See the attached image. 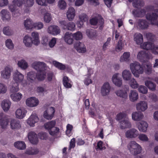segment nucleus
I'll list each match as a JSON object with an SVG mask.
<instances>
[{"label": "nucleus", "mask_w": 158, "mask_h": 158, "mask_svg": "<svg viewBox=\"0 0 158 158\" xmlns=\"http://www.w3.org/2000/svg\"><path fill=\"white\" fill-rule=\"evenodd\" d=\"M14 145L15 148L20 150H24L26 147L24 142L22 141H19L15 143Z\"/></svg>", "instance_id": "603ef678"}, {"label": "nucleus", "mask_w": 158, "mask_h": 158, "mask_svg": "<svg viewBox=\"0 0 158 158\" xmlns=\"http://www.w3.org/2000/svg\"><path fill=\"white\" fill-rule=\"evenodd\" d=\"M111 80L113 83L116 86L120 87L123 84V81L119 73L114 74L112 77Z\"/></svg>", "instance_id": "9d476101"}, {"label": "nucleus", "mask_w": 158, "mask_h": 158, "mask_svg": "<svg viewBox=\"0 0 158 158\" xmlns=\"http://www.w3.org/2000/svg\"><path fill=\"white\" fill-rule=\"evenodd\" d=\"M136 110L139 112H144L148 108L147 102L144 101H140L135 105Z\"/></svg>", "instance_id": "a211bd4d"}, {"label": "nucleus", "mask_w": 158, "mask_h": 158, "mask_svg": "<svg viewBox=\"0 0 158 158\" xmlns=\"http://www.w3.org/2000/svg\"><path fill=\"white\" fill-rule=\"evenodd\" d=\"M73 34L69 32H66L64 35L63 39L65 42L69 44H72L73 41Z\"/></svg>", "instance_id": "c756f323"}, {"label": "nucleus", "mask_w": 158, "mask_h": 158, "mask_svg": "<svg viewBox=\"0 0 158 158\" xmlns=\"http://www.w3.org/2000/svg\"><path fill=\"white\" fill-rule=\"evenodd\" d=\"M1 19L3 21H9L11 19V16L9 11L6 9H3L0 12Z\"/></svg>", "instance_id": "2eb2a0df"}, {"label": "nucleus", "mask_w": 158, "mask_h": 158, "mask_svg": "<svg viewBox=\"0 0 158 158\" xmlns=\"http://www.w3.org/2000/svg\"><path fill=\"white\" fill-rule=\"evenodd\" d=\"M148 126V125L147 123L145 121L143 120L139 123L138 128L139 131L146 132L147 131Z\"/></svg>", "instance_id": "473e14b6"}, {"label": "nucleus", "mask_w": 158, "mask_h": 158, "mask_svg": "<svg viewBox=\"0 0 158 158\" xmlns=\"http://www.w3.org/2000/svg\"><path fill=\"white\" fill-rule=\"evenodd\" d=\"M39 121V118L36 113L34 111L27 120V123L30 127H34L35 123L38 122Z\"/></svg>", "instance_id": "1a4fd4ad"}, {"label": "nucleus", "mask_w": 158, "mask_h": 158, "mask_svg": "<svg viewBox=\"0 0 158 158\" xmlns=\"http://www.w3.org/2000/svg\"><path fill=\"white\" fill-rule=\"evenodd\" d=\"M116 95L120 97L126 99L127 98V91L125 90L118 89L115 92Z\"/></svg>", "instance_id": "de8ad7c7"}, {"label": "nucleus", "mask_w": 158, "mask_h": 158, "mask_svg": "<svg viewBox=\"0 0 158 158\" xmlns=\"http://www.w3.org/2000/svg\"><path fill=\"white\" fill-rule=\"evenodd\" d=\"M127 118V115L125 112H121L118 114L116 116V119L117 120H122L123 119H125Z\"/></svg>", "instance_id": "774afa93"}, {"label": "nucleus", "mask_w": 158, "mask_h": 158, "mask_svg": "<svg viewBox=\"0 0 158 158\" xmlns=\"http://www.w3.org/2000/svg\"><path fill=\"white\" fill-rule=\"evenodd\" d=\"M86 33L88 37L92 40H95L97 36L96 31L93 29H87Z\"/></svg>", "instance_id": "37998d69"}, {"label": "nucleus", "mask_w": 158, "mask_h": 158, "mask_svg": "<svg viewBox=\"0 0 158 158\" xmlns=\"http://www.w3.org/2000/svg\"><path fill=\"white\" fill-rule=\"evenodd\" d=\"M130 67L134 76L135 77H138L139 75L143 74L144 72L148 74H151L152 67V64L149 62L141 65L139 62H134L130 64Z\"/></svg>", "instance_id": "f257e3e1"}, {"label": "nucleus", "mask_w": 158, "mask_h": 158, "mask_svg": "<svg viewBox=\"0 0 158 158\" xmlns=\"http://www.w3.org/2000/svg\"><path fill=\"white\" fill-rule=\"evenodd\" d=\"M26 104L29 107H35L39 104V100L38 98L35 97H30L26 100Z\"/></svg>", "instance_id": "9b49d317"}, {"label": "nucleus", "mask_w": 158, "mask_h": 158, "mask_svg": "<svg viewBox=\"0 0 158 158\" xmlns=\"http://www.w3.org/2000/svg\"><path fill=\"white\" fill-rule=\"evenodd\" d=\"M57 6L60 10H64L67 7V3L65 0H59L57 2Z\"/></svg>", "instance_id": "49530a36"}, {"label": "nucleus", "mask_w": 158, "mask_h": 158, "mask_svg": "<svg viewBox=\"0 0 158 158\" xmlns=\"http://www.w3.org/2000/svg\"><path fill=\"white\" fill-rule=\"evenodd\" d=\"M45 72L44 71L41 70L39 71L36 75V78L38 80H43L45 78Z\"/></svg>", "instance_id": "e2e57ef3"}, {"label": "nucleus", "mask_w": 158, "mask_h": 158, "mask_svg": "<svg viewBox=\"0 0 158 158\" xmlns=\"http://www.w3.org/2000/svg\"><path fill=\"white\" fill-rule=\"evenodd\" d=\"M90 24L93 25L97 24L100 26L99 28L101 29L102 28L103 25L104 23V20L101 17H99L98 18H93L90 20Z\"/></svg>", "instance_id": "f3484780"}, {"label": "nucleus", "mask_w": 158, "mask_h": 158, "mask_svg": "<svg viewBox=\"0 0 158 158\" xmlns=\"http://www.w3.org/2000/svg\"><path fill=\"white\" fill-rule=\"evenodd\" d=\"M134 40L136 44L140 45V47L143 42V38L142 35L140 33H136L134 35Z\"/></svg>", "instance_id": "2f4dec72"}, {"label": "nucleus", "mask_w": 158, "mask_h": 158, "mask_svg": "<svg viewBox=\"0 0 158 158\" xmlns=\"http://www.w3.org/2000/svg\"><path fill=\"white\" fill-rule=\"evenodd\" d=\"M11 102L9 99H5L2 101L1 106L3 110L6 112H8L11 106Z\"/></svg>", "instance_id": "ddd939ff"}, {"label": "nucleus", "mask_w": 158, "mask_h": 158, "mask_svg": "<svg viewBox=\"0 0 158 158\" xmlns=\"http://www.w3.org/2000/svg\"><path fill=\"white\" fill-rule=\"evenodd\" d=\"M11 118L9 116H7L2 119L0 121V126L2 129L6 128L10 121H11Z\"/></svg>", "instance_id": "4c0bfd02"}, {"label": "nucleus", "mask_w": 158, "mask_h": 158, "mask_svg": "<svg viewBox=\"0 0 158 158\" xmlns=\"http://www.w3.org/2000/svg\"><path fill=\"white\" fill-rule=\"evenodd\" d=\"M129 81V84L132 88L135 89L138 87L139 85L134 78H131Z\"/></svg>", "instance_id": "bf43d9fd"}, {"label": "nucleus", "mask_w": 158, "mask_h": 158, "mask_svg": "<svg viewBox=\"0 0 158 158\" xmlns=\"http://www.w3.org/2000/svg\"><path fill=\"white\" fill-rule=\"evenodd\" d=\"M125 135L126 137L128 138H135L139 135V131L136 129L131 128L126 131Z\"/></svg>", "instance_id": "412c9836"}, {"label": "nucleus", "mask_w": 158, "mask_h": 158, "mask_svg": "<svg viewBox=\"0 0 158 158\" xmlns=\"http://www.w3.org/2000/svg\"><path fill=\"white\" fill-rule=\"evenodd\" d=\"M131 123L127 118L122 120L120 122V127L122 129H124L126 128H129L131 127Z\"/></svg>", "instance_id": "c9c22d12"}, {"label": "nucleus", "mask_w": 158, "mask_h": 158, "mask_svg": "<svg viewBox=\"0 0 158 158\" xmlns=\"http://www.w3.org/2000/svg\"><path fill=\"white\" fill-rule=\"evenodd\" d=\"M130 56V53L129 52H125L122 55L119 59V61L121 62L129 61Z\"/></svg>", "instance_id": "c03bdc74"}, {"label": "nucleus", "mask_w": 158, "mask_h": 158, "mask_svg": "<svg viewBox=\"0 0 158 158\" xmlns=\"http://www.w3.org/2000/svg\"><path fill=\"white\" fill-rule=\"evenodd\" d=\"M27 112V110L23 108H19L17 109L15 112L16 117L19 119L24 118Z\"/></svg>", "instance_id": "5701e85b"}, {"label": "nucleus", "mask_w": 158, "mask_h": 158, "mask_svg": "<svg viewBox=\"0 0 158 158\" xmlns=\"http://www.w3.org/2000/svg\"><path fill=\"white\" fill-rule=\"evenodd\" d=\"M18 67L23 70L27 69L28 67L27 62L24 59H22L18 61Z\"/></svg>", "instance_id": "58836bf2"}, {"label": "nucleus", "mask_w": 158, "mask_h": 158, "mask_svg": "<svg viewBox=\"0 0 158 158\" xmlns=\"http://www.w3.org/2000/svg\"><path fill=\"white\" fill-rule=\"evenodd\" d=\"M27 77L28 81L32 82L35 79L36 75L34 72L30 71L27 73Z\"/></svg>", "instance_id": "5fc2aeb1"}, {"label": "nucleus", "mask_w": 158, "mask_h": 158, "mask_svg": "<svg viewBox=\"0 0 158 158\" xmlns=\"http://www.w3.org/2000/svg\"><path fill=\"white\" fill-rule=\"evenodd\" d=\"M73 38L76 40H80L82 39L83 35L82 33L79 31L73 34Z\"/></svg>", "instance_id": "338daca9"}, {"label": "nucleus", "mask_w": 158, "mask_h": 158, "mask_svg": "<svg viewBox=\"0 0 158 158\" xmlns=\"http://www.w3.org/2000/svg\"><path fill=\"white\" fill-rule=\"evenodd\" d=\"M23 43L25 46L28 48L31 47L33 44L30 36L28 35H25L23 37Z\"/></svg>", "instance_id": "72a5a7b5"}, {"label": "nucleus", "mask_w": 158, "mask_h": 158, "mask_svg": "<svg viewBox=\"0 0 158 158\" xmlns=\"http://www.w3.org/2000/svg\"><path fill=\"white\" fill-rule=\"evenodd\" d=\"M60 26L64 30L73 31L75 29V24L73 22L67 23L65 20H60L59 21Z\"/></svg>", "instance_id": "6e6552de"}, {"label": "nucleus", "mask_w": 158, "mask_h": 158, "mask_svg": "<svg viewBox=\"0 0 158 158\" xmlns=\"http://www.w3.org/2000/svg\"><path fill=\"white\" fill-rule=\"evenodd\" d=\"M24 75L18 70H16L13 73L12 78L16 85L21 83L23 87H25L27 85L25 81H24Z\"/></svg>", "instance_id": "20e7f679"}, {"label": "nucleus", "mask_w": 158, "mask_h": 158, "mask_svg": "<svg viewBox=\"0 0 158 158\" xmlns=\"http://www.w3.org/2000/svg\"><path fill=\"white\" fill-rule=\"evenodd\" d=\"M74 48L79 53H84L86 51V49L84 44L80 42H77L74 45Z\"/></svg>", "instance_id": "aec40b11"}, {"label": "nucleus", "mask_w": 158, "mask_h": 158, "mask_svg": "<svg viewBox=\"0 0 158 158\" xmlns=\"http://www.w3.org/2000/svg\"><path fill=\"white\" fill-rule=\"evenodd\" d=\"M143 114L139 111L134 112L132 114V118L134 121H140L143 119Z\"/></svg>", "instance_id": "e433bc0d"}, {"label": "nucleus", "mask_w": 158, "mask_h": 158, "mask_svg": "<svg viewBox=\"0 0 158 158\" xmlns=\"http://www.w3.org/2000/svg\"><path fill=\"white\" fill-rule=\"evenodd\" d=\"M31 66L33 69L39 72L42 70L43 68L45 67V64L42 62L35 61L32 63Z\"/></svg>", "instance_id": "cd10ccee"}, {"label": "nucleus", "mask_w": 158, "mask_h": 158, "mask_svg": "<svg viewBox=\"0 0 158 158\" xmlns=\"http://www.w3.org/2000/svg\"><path fill=\"white\" fill-rule=\"evenodd\" d=\"M39 152V149L35 147H31L27 149L25 152L27 154L34 155L38 154Z\"/></svg>", "instance_id": "a18cd8bd"}, {"label": "nucleus", "mask_w": 158, "mask_h": 158, "mask_svg": "<svg viewBox=\"0 0 158 158\" xmlns=\"http://www.w3.org/2000/svg\"><path fill=\"white\" fill-rule=\"evenodd\" d=\"M28 139L29 141L33 144H36L38 142L37 134L33 131L29 132L27 135Z\"/></svg>", "instance_id": "b1692460"}, {"label": "nucleus", "mask_w": 158, "mask_h": 158, "mask_svg": "<svg viewBox=\"0 0 158 158\" xmlns=\"http://www.w3.org/2000/svg\"><path fill=\"white\" fill-rule=\"evenodd\" d=\"M137 58L140 61L144 62L147 59L152 58V55H148L145 53L144 51H142L138 52Z\"/></svg>", "instance_id": "4468645a"}, {"label": "nucleus", "mask_w": 158, "mask_h": 158, "mask_svg": "<svg viewBox=\"0 0 158 158\" xmlns=\"http://www.w3.org/2000/svg\"><path fill=\"white\" fill-rule=\"evenodd\" d=\"M141 48L147 50H150L154 54H158V45H155L154 44L150 42H145L141 44Z\"/></svg>", "instance_id": "39448f33"}, {"label": "nucleus", "mask_w": 158, "mask_h": 158, "mask_svg": "<svg viewBox=\"0 0 158 158\" xmlns=\"http://www.w3.org/2000/svg\"><path fill=\"white\" fill-rule=\"evenodd\" d=\"M63 84L66 88L71 87L72 85V81L66 76H64L63 79Z\"/></svg>", "instance_id": "8fccbe9b"}, {"label": "nucleus", "mask_w": 158, "mask_h": 158, "mask_svg": "<svg viewBox=\"0 0 158 158\" xmlns=\"http://www.w3.org/2000/svg\"><path fill=\"white\" fill-rule=\"evenodd\" d=\"M55 121L52 120L45 123L44 125L45 128L48 130L49 131L52 129L56 125Z\"/></svg>", "instance_id": "3c124183"}, {"label": "nucleus", "mask_w": 158, "mask_h": 158, "mask_svg": "<svg viewBox=\"0 0 158 158\" xmlns=\"http://www.w3.org/2000/svg\"><path fill=\"white\" fill-rule=\"evenodd\" d=\"M55 109L52 107L48 108L44 112V117L48 120L52 119L54 115Z\"/></svg>", "instance_id": "6ab92c4d"}, {"label": "nucleus", "mask_w": 158, "mask_h": 158, "mask_svg": "<svg viewBox=\"0 0 158 158\" xmlns=\"http://www.w3.org/2000/svg\"><path fill=\"white\" fill-rule=\"evenodd\" d=\"M130 100L132 102L137 101L138 99V94L135 90H131L130 91L129 95Z\"/></svg>", "instance_id": "a19ab883"}, {"label": "nucleus", "mask_w": 158, "mask_h": 158, "mask_svg": "<svg viewBox=\"0 0 158 158\" xmlns=\"http://www.w3.org/2000/svg\"><path fill=\"white\" fill-rule=\"evenodd\" d=\"M127 148L130 152L134 155L139 154L142 150L141 146L134 141H130L127 144Z\"/></svg>", "instance_id": "7ed1b4c3"}, {"label": "nucleus", "mask_w": 158, "mask_h": 158, "mask_svg": "<svg viewBox=\"0 0 158 158\" xmlns=\"http://www.w3.org/2000/svg\"><path fill=\"white\" fill-rule=\"evenodd\" d=\"M52 19L51 14L48 11H46L44 15V20L46 23H49Z\"/></svg>", "instance_id": "13d9d810"}, {"label": "nucleus", "mask_w": 158, "mask_h": 158, "mask_svg": "<svg viewBox=\"0 0 158 158\" xmlns=\"http://www.w3.org/2000/svg\"><path fill=\"white\" fill-rule=\"evenodd\" d=\"M19 84L16 85L15 83H13L11 84V87L10 88V92L12 93H16L18 91L19 89Z\"/></svg>", "instance_id": "680f3d73"}, {"label": "nucleus", "mask_w": 158, "mask_h": 158, "mask_svg": "<svg viewBox=\"0 0 158 158\" xmlns=\"http://www.w3.org/2000/svg\"><path fill=\"white\" fill-rule=\"evenodd\" d=\"M48 33L53 35H56L59 34L60 30L59 27L56 25H50L47 29Z\"/></svg>", "instance_id": "dca6fc26"}, {"label": "nucleus", "mask_w": 158, "mask_h": 158, "mask_svg": "<svg viewBox=\"0 0 158 158\" xmlns=\"http://www.w3.org/2000/svg\"><path fill=\"white\" fill-rule=\"evenodd\" d=\"M5 44L6 47L10 49H12L14 48V44L10 39H7L6 40Z\"/></svg>", "instance_id": "69168bd1"}, {"label": "nucleus", "mask_w": 158, "mask_h": 158, "mask_svg": "<svg viewBox=\"0 0 158 158\" xmlns=\"http://www.w3.org/2000/svg\"><path fill=\"white\" fill-rule=\"evenodd\" d=\"M34 22L31 19H27L25 20L23 24L26 29L27 30H32L33 29Z\"/></svg>", "instance_id": "7c9ffc66"}, {"label": "nucleus", "mask_w": 158, "mask_h": 158, "mask_svg": "<svg viewBox=\"0 0 158 158\" xmlns=\"http://www.w3.org/2000/svg\"><path fill=\"white\" fill-rule=\"evenodd\" d=\"M33 44L35 45H38L40 43L39 34L37 31L31 32L30 36Z\"/></svg>", "instance_id": "a878e982"}, {"label": "nucleus", "mask_w": 158, "mask_h": 158, "mask_svg": "<svg viewBox=\"0 0 158 158\" xmlns=\"http://www.w3.org/2000/svg\"><path fill=\"white\" fill-rule=\"evenodd\" d=\"M130 2L133 1V5L134 7L139 8L143 5V2L140 0H128Z\"/></svg>", "instance_id": "6e6d98bb"}, {"label": "nucleus", "mask_w": 158, "mask_h": 158, "mask_svg": "<svg viewBox=\"0 0 158 158\" xmlns=\"http://www.w3.org/2000/svg\"><path fill=\"white\" fill-rule=\"evenodd\" d=\"M51 87L49 85H44L37 88L36 91L39 93H42L43 95L47 94L51 91Z\"/></svg>", "instance_id": "c85d7f7f"}, {"label": "nucleus", "mask_w": 158, "mask_h": 158, "mask_svg": "<svg viewBox=\"0 0 158 158\" xmlns=\"http://www.w3.org/2000/svg\"><path fill=\"white\" fill-rule=\"evenodd\" d=\"M23 97V94L20 92L13 93L10 95V97L12 101L16 102L19 101Z\"/></svg>", "instance_id": "f704fd0d"}, {"label": "nucleus", "mask_w": 158, "mask_h": 158, "mask_svg": "<svg viewBox=\"0 0 158 158\" xmlns=\"http://www.w3.org/2000/svg\"><path fill=\"white\" fill-rule=\"evenodd\" d=\"M145 85L149 89L153 91L155 90L156 85L152 81H145Z\"/></svg>", "instance_id": "4d7b16f0"}, {"label": "nucleus", "mask_w": 158, "mask_h": 158, "mask_svg": "<svg viewBox=\"0 0 158 158\" xmlns=\"http://www.w3.org/2000/svg\"><path fill=\"white\" fill-rule=\"evenodd\" d=\"M10 125L11 128L12 129H17L21 127L19 121L16 120L14 118H11Z\"/></svg>", "instance_id": "79ce46f5"}, {"label": "nucleus", "mask_w": 158, "mask_h": 158, "mask_svg": "<svg viewBox=\"0 0 158 158\" xmlns=\"http://www.w3.org/2000/svg\"><path fill=\"white\" fill-rule=\"evenodd\" d=\"M154 7L152 6H149L146 9V10L147 11H154V13H152V15L148 14L146 15V19L151 21V23L156 21V18L158 17V10H154Z\"/></svg>", "instance_id": "423d86ee"}, {"label": "nucleus", "mask_w": 158, "mask_h": 158, "mask_svg": "<svg viewBox=\"0 0 158 158\" xmlns=\"http://www.w3.org/2000/svg\"><path fill=\"white\" fill-rule=\"evenodd\" d=\"M122 76L124 80L128 81L131 79L132 74L129 70L125 69L122 72Z\"/></svg>", "instance_id": "ea45409f"}, {"label": "nucleus", "mask_w": 158, "mask_h": 158, "mask_svg": "<svg viewBox=\"0 0 158 158\" xmlns=\"http://www.w3.org/2000/svg\"><path fill=\"white\" fill-rule=\"evenodd\" d=\"M146 11L144 9H142L139 10H134L132 11V13L134 16L137 17H142L145 14Z\"/></svg>", "instance_id": "09e8293b"}, {"label": "nucleus", "mask_w": 158, "mask_h": 158, "mask_svg": "<svg viewBox=\"0 0 158 158\" xmlns=\"http://www.w3.org/2000/svg\"><path fill=\"white\" fill-rule=\"evenodd\" d=\"M7 90L6 85L3 83H0V94H5L7 93Z\"/></svg>", "instance_id": "052dcab7"}, {"label": "nucleus", "mask_w": 158, "mask_h": 158, "mask_svg": "<svg viewBox=\"0 0 158 158\" xmlns=\"http://www.w3.org/2000/svg\"><path fill=\"white\" fill-rule=\"evenodd\" d=\"M149 23L145 20L139 19L137 20L135 25L140 30L147 29L149 26Z\"/></svg>", "instance_id": "f8f14e48"}, {"label": "nucleus", "mask_w": 158, "mask_h": 158, "mask_svg": "<svg viewBox=\"0 0 158 158\" xmlns=\"http://www.w3.org/2000/svg\"><path fill=\"white\" fill-rule=\"evenodd\" d=\"M52 63L56 67L61 70H64L66 68L65 65L56 61H53Z\"/></svg>", "instance_id": "0e129e2a"}, {"label": "nucleus", "mask_w": 158, "mask_h": 158, "mask_svg": "<svg viewBox=\"0 0 158 158\" xmlns=\"http://www.w3.org/2000/svg\"><path fill=\"white\" fill-rule=\"evenodd\" d=\"M66 16L69 21H72L74 19L76 16V11L73 7H69L66 12Z\"/></svg>", "instance_id": "393cba45"}, {"label": "nucleus", "mask_w": 158, "mask_h": 158, "mask_svg": "<svg viewBox=\"0 0 158 158\" xmlns=\"http://www.w3.org/2000/svg\"><path fill=\"white\" fill-rule=\"evenodd\" d=\"M13 71V68L9 65L5 66L1 72V77L4 80L9 79L11 76V73Z\"/></svg>", "instance_id": "0eeeda50"}, {"label": "nucleus", "mask_w": 158, "mask_h": 158, "mask_svg": "<svg viewBox=\"0 0 158 158\" xmlns=\"http://www.w3.org/2000/svg\"><path fill=\"white\" fill-rule=\"evenodd\" d=\"M3 33L6 35H11L14 33V31L9 26L4 27L3 30Z\"/></svg>", "instance_id": "864d4df0"}, {"label": "nucleus", "mask_w": 158, "mask_h": 158, "mask_svg": "<svg viewBox=\"0 0 158 158\" xmlns=\"http://www.w3.org/2000/svg\"><path fill=\"white\" fill-rule=\"evenodd\" d=\"M24 1L23 10L24 12L28 13L30 11V8L34 4V0H24Z\"/></svg>", "instance_id": "bb28decb"}, {"label": "nucleus", "mask_w": 158, "mask_h": 158, "mask_svg": "<svg viewBox=\"0 0 158 158\" xmlns=\"http://www.w3.org/2000/svg\"><path fill=\"white\" fill-rule=\"evenodd\" d=\"M111 87L110 84L107 82L105 83L101 87V93L103 96L108 95L110 91Z\"/></svg>", "instance_id": "4be33fe9"}, {"label": "nucleus", "mask_w": 158, "mask_h": 158, "mask_svg": "<svg viewBox=\"0 0 158 158\" xmlns=\"http://www.w3.org/2000/svg\"><path fill=\"white\" fill-rule=\"evenodd\" d=\"M23 3L22 0H13L12 4H10L8 8L10 11L12 13V15L14 17H16L19 15V10L17 7L22 6Z\"/></svg>", "instance_id": "f03ea898"}]
</instances>
